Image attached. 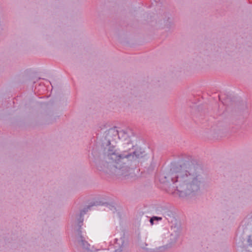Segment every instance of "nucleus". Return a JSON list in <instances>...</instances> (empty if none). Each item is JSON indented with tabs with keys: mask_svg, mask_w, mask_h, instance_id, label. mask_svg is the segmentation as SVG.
<instances>
[{
	"mask_svg": "<svg viewBox=\"0 0 252 252\" xmlns=\"http://www.w3.org/2000/svg\"><path fill=\"white\" fill-rule=\"evenodd\" d=\"M175 175L177 177L176 182L183 183L182 185L177 187L180 196L189 195L198 190L200 181L198 180L196 174L188 175L187 171H181L177 172Z\"/></svg>",
	"mask_w": 252,
	"mask_h": 252,
	"instance_id": "f257e3e1",
	"label": "nucleus"
},
{
	"mask_svg": "<svg viewBox=\"0 0 252 252\" xmlns=\"http://www.w3.org/2000/svg\"><path fill=\"white\" fill-rule=\"evenodd\" d=\"M133 157L130 153L126 152L117 154L114 147H110L105 156L106 162L112 164L116 168L121 169L125 167L124 165L129 160L130 157Z\"/></svg>",
	"mask_w": 252,
	"mask_h": 252,
	"instance_id": "f03ea898",
	"label": "nucleus"
},
{
	"mask_svg": "<svg viewBox=\"0 0 252 252\" xmlns=\"http://www.w3.org/2000/svg\"><path fill=\"white\" fill-rule=\"evenodd\" d=\"M79 245L81 246L83 248L88 249L89 244L88 243L83 240H81L79 241Z\"/></svg>",
	"mask_w": 252,
	"mask_h": 252,
	"instance_id": "7ed1b4c3",
	"label": "nucleus"
},
{
	"mask_svg": "<svg viewBox=\"0 0 252 252\" xmlns=\"http://www.w3.org/2000/svg\"><path fill=\"white\" fill-rule=\"evenodd\" d=\"M162 220V218L160 217H153L150 219V222L152 225L154 224L153 221L154 220Z\"/></svg>",
	"mask_w": 252,
	"mask_h": 252,
	"instance_id": "20e7f679",
	"label": "nucleus"
}]
</instances>
